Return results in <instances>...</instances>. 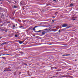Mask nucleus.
<instances>
[{
	"mask_svg": "<svg viewBox=\"0 0 78 78\" xmlns=\"http://www.w3.org/2000/svg\"><path fill=\"white\" fill-rule=\"evenodd\" d=\"M20 5H22V6H23V5H25V3H24V1H21L20 2Z\"/></svg>",
	"mask_w": 78,
	"mask_h": 78,
	"instance_id": "f257e3e1",
	"label": "nucleus"
},
{
	"mask_svg": "<svg viewBox=\"0 0 78 78\" xmlns=\"http://www.w3.org/2000/svg\"><path fill=\"white\" fill-rule=\"evenodd\" d=\"M67 24H63L62 25V27H67Z\"/></svg>",
	"mask_w": 78,
	"mask_h": 78,
	"instance_id": "f03ea898",
	"label": "nucleus"
},
{
	"mask_svg": "<svg viewBox=\"0 0 78 78\" xmlns=\"http://www.w3.org/2000/svg\"><path fill=\"white\" fill-rule=\"evenodd\" d=\"M46 33H47L46 31H43L42 32L41 34L42 36H43L44 35H45V34Z\"/></svg>",
	"mask_w": 78,
	"mask_h": 78,
	"instance_id": "7ed1b4c3",
	"label": "nucleus"
},
{
	"mask_svg": "<svg viewBox=\"0 0 78 78\" xmlns=\"http://www.w3.org/2000/svg\"><path fill=\"white\" fill-rule=\"evenodd\" d=\"M25 42V40H23V41H19V44H21L23 43V42Z\"/></svg>",
	"mask_w": 78,
	"mask_h": 78,
	"instance_id": "20e7f679",
	"label": "nucleus"
},
{
	"mask_svg": "<svg viewBox=\"0 0 78 78\" xmlns=\"http://www.w3.org/2000/svg\"><path fill=\"white\" fill-rule=\"evenodd\" d=\"M56 31H58V30H56V29H53L52 30V31H54V32Z\"/></svg>",
	"mask_w": 78,
	"mask_h": 78,
	"instance_id": "39448f33",
	"label": "nucleus"
},
{
	"mask_svg": "<svg viewBox=\"0 0 78 78\" xmlns=\"http://www.w3.org/2000/svg\"><path fill=\"white\" fill-rule=\"evenodd\" d=\"M70 55V54H68V55H62V56H69Z\"/></svg>",
	"mask_w": 78,
	"mask_h": 78,
	"instance_id": "423d86ee",
	"label": "nucleus"
},
{
	"mask_svg": "<svg viewBox=\"0 0 78 78\" xmlns=\"http://www.w3.org/2000/svg\"><path fill=\"white\" fill-rule=\"evenodd\" d=\"M11 69V68H5V69L6 70H8V69Z\"/></svg>",
	"mask_w": 78,
	"mask_h": 78,
	"instance_id": "0eeeda50",
	"label": "nucleus"
},
{
	"mask_svg": "<svg viewBox=\"0 0 78 78\" xmlns=\"http://www.w3.org/2000/svg\"><path fill=\"white\" fill-rule=\"evenodd\" d=\"M13 8H17V7L15 5H14L13 6Z\"/></svg>",
	"mask_w": 78,
	"mask_h": 78,
	"instance_id": "6e6552de",
	"label": "nucleus"
},
{
	"mask_svg": "<svg viewBox=\"0 0 78 78\" xmlns=\"http://www.w3.org/2000/svg\"><path fill=\"white\" fill-rule=\"evenodd\" d=\"M69 5L70 6L72 7V6H73V4H71Z\"/></svg>",
	"mask_w": 78,
	"mask_h": 78,
	"instance_id": "1a4fd4ad",
	"label": "nucleus"
},
{
	"mask_svg": "<svg viewBox=\"0 0 78 78\" xmlns=\"http://www.w3.org/2000/svg\"><path fill=\"white\" fill-rule=\"evenodd\" d=\"M55 22V20H52L51 22L52 23H53V22Z\"/></svg>",
	"mask_w": 78,
	"mask_h": 78,
	"instance_id": "9d476101",
	"label": "nucleus"
},
{
	"mask_svg": "<svg viewBox=\"0 0 78 78\" xmlns=\"http://www.w3.org/2000/svg\"><path fill=\"white\" fill-rule=\"evenodd\" d=\"M33 30L34 31H35L36 30V29H35V28H34H34H33Z\"/></svg>",
	"mask_w": 78,
	"mask_h": 78,
	"instance_id": "9b49d317",
	"label": "nucleus"
},
{
	"mask_svg": "<svg viewBox=\"0 0 78 78\" xmlns=\"http://www.w3.org/2000/svg\"><path fill=\"white\" fill-rule=\"evenodd\" d=\"M45 30H48V29H45L43 31H45Z\"/></svg>",
	"mask_w": 78,
	"mask_h": 78,
	"instance_id": "f8f14e48",
	"label": "nucleus"
},
{
	"mask_svg": "<svg viewBox=\"0 0 78 78\" xmlns=\"http://www.w3.org/2000/svg\"><path fill=\"white\" fill-rule=\"evenodd\" d=\"M15 37H17V34H15Z\"/></svg>",
	"mask_w": 78,
	"mask_h": 78,
	"instance_id": "ddd939ff",
	"label": "nucleus"
},
{
	"mask_svg": "<svg viewBox=\"0 0 78 78\" xmlns=\"http://www.w3.org/2000/svg\"><path fill=\"white\" fill-rule=\"evenodd\" d=\"M41 30H39V31H37V33H39V32H41Z\"/></svg>",
	"mask_w": 78,
	"mask_h": 78,
	"instance_id": "4468645a",
	"label": "nucleus"
},
{
	"mask_svg": "<svg viewBox=\"0 0 78 78\" xmlns=\"http://www.w3.org/2000/svg\"><path fill=\"white\" fill-rule=\"evenodd\" d=\"M39 27V26H36L34 27V28H37V27Z\"/></svg>",
	"mask_w": 78,
	"mask_h": 78,
	"instance_id": "2eb2a0df",
	"label": "nucleus"
},
{
	"mask_svg": "<svg viewBox=\"0 0 78 78\" xmlns=\"http://www.w3.org/2000/svg\"><path fill=\"white\" fill-rule=\"evenodd\" d=\"M4 72H6L7 71H8L7 70H6V69H5L4 70Z\"/></svg>",
	"mask_w": 78,
	"mask_h": 78,
	"instance_id": "dca6fc26",
	"label": "nucleus"
},
{
	"mask_svg": "<svg viewBox=\"0 0 78 78\" xmlns=\"http://www.w3.org/2000/svg\"><path fill=\"white\" fill-rule=\"evenodd\" d=\"M65 30H66V28L63 29L62 30V31H64Z\"/></svg>",
	"mask_w": 78,
	"mask_h": 78,
	"instance_id": "f3484780",
	"label": "nucleus"
},
{
	"mask_svg": "<svg viewBox=\"0 0 78 78\" xmlns=\"http://www.w3.org/2000/svg\"><path fill=\"white\" fill-rule=\"evenodd\" d=\"M2 58H3V59H5V57H2Z\"/></svg>",
	"mask_w": 78,
	"mask_h": 78,
	"instance_id": "a211bd4d",
	"label": "nucleus"
},
{
	"mask_svg": "<svg viewBox=\"0 0 78 78\" xmlns=\"http://www.w3.org/2000/svg\"><path fill=\"white\" fill-rule=\"evenodd\" d=\"M18 21H19V22H21V20H18Z\"/></svg>",
	"mask_w": 78,
	"mask_h": 78,
	"instance_id": "6ab92c4d",
	"label": "nucleus"
},
{
	"mask_svg": "<svg viewBox=\"0 0 78 78\" xmlns=\"http://www.w3.org/2000/svg\"><path fill=\"white\" fill-rule=\"evenodd\" d=\"M16 26L15 25H14L12 26V27H13V28H14V27H15Z\"/></svg>",
	"mask_w": 78,
	"mask_h": 78,
	"instance_id": "aec40b11",
	"label": "nucleus"
},
{
	"mask_svg": "<svg viewBox=\"0 0 78 78\" xmlns=\"http://www.w3.org/2000/svg\"><path fill=\"white\" fill-rule=\"evenodd\" d=\"M61 32V30H59L58 31V33H60Z\"/></svg>",
	"mask_w": 78,
	"mask_h": 78,
	"instance_id": "412c9836",
	"label": "nucleus"
},
{
	"mask_svg": "<svg viewBox=\"0 0 78 78\" xmlns=\"http://www.w3.org/2000/svg\"><path fill=\"white\" fill-rule=\"evenodd\" d=\"M14 1V2H15V3H16V4L17 3V2H16V1Z\"/></svg>",
	"mask_w": 78,
	"mask_h": 78,
	"instance_id": "4be33fe9",
	"label": "nucleus"
},
{
	"mask_svg": "<svg viewBox=\"0 0 78 78\" xmlns=\"http://www.w3.org/2000/svg\"><path fill=\"white\" fill-rule=\"evenodd\" d=\"M7 71H11V69H9L7 70Z\"/></svg>",
	"mask_w": 78,
	"mask_h": 78,
	"instance_id": "5701e85b",
	"label": "nucleus"
},
{
	"mask_svg": "<svg viewBox=\"0 0 78 78\" xmlns=\"http://www.w3.org/2000/svg\"><path fill=\"white\" fill-rule=\"evenodd\" d=\"M23 27V26H21L20 27V28H21L22 27Z\"/></svg>",
	"mask_w": 78,
	"mask_h": 78,
	"instance_id": "b1692460",
	"label": "nucleus"
},
{
	"mask_svg": "<svg viewBox=\"0 0 78 78\" xmlns=\"http://www.w3.org/2000/svg\"><path fill=\"white\" fill-rule=\"evenodd\" d=\"M10 55V54H6V55Z\"/></svg>",
	"mask_w": 78,
	"mask_h": 78,
	"instance_id": "393cba45",
	"label": "nucleus"
},
{
	"mask_svg": "<svg viewBox=\"0 0 78 78\" xmlns=\"http://www.w3.org/2000/svg\"><path fill=\"white\" fill-rule=\"evenodd\" d=\"M53 0V1H54V2H56V0Z\"/></svg>",
	"mask_w": 78,
	"mask_h": 78,
	"instance_id": "a878e982",
	"label": "nucleus"
},
{
	"mask_svg": "<svg viewBox=\"0 0 78 78\" xmlns=\"http://www.w3.org/2000/svg\"><path fill=\"white\" fill-rule=\"evenodd\" d=\"M55 69H58V68H56V67H55Z\"/></svg>",
	"mask_w": 78,
	"mask_h": 78,
	"instance_id": "bb28decb",
	"label": "nucleus"
},
{
	"mask_svg": "<svg viewBox=\"0 0 78 78\" xmlns=\"http://www.w3.org/2000/svg\"><path fill=\"white\" fill-rule=\"evenodd\" d=\"M69 70H72V69H69Z\"/></svg>",
	"mask_w": 78,
	"mask_h": 78,
	"instance_id": "cd10ccee",
	"label": "nucleus"
},
{
	"mask_svg": "<svg viewBox=\"0 0 78 78\" xmlns=\"http://www.w3.org/2000/svg\"><path fill=\"white\" fill-rule=\"evenodd\" d=\"M3 44H5V43H3L2 44V45H3Z\"/></svg>",
	"mask_w": 78,
	"mask_h": 78,
	"instance_id": "c85d7f7f",
	"label": "nucleus"
},
{
	"mask_svg": "<svg viewBox=\"0 0 78 78\" xmlns=\"http://www.w3.org/2000/svg\"><path fill=\"white\" fill-rule=\"evenodd\" d=\"M74 19H76V17H74Z\"/></svg>",
	"mask_w": 78,
	"mask_h": 78,
	"instance_id": "c756f323",
	"label": "nucleus"
},
{
	"mask_svg": "<svg viewBox=\"0 0 78 78\" xmlns=\"http://www.w3.org/2000/svg\"><path fill=\"white\" fill-rule=\"evenodd\" d=\"M2 37H0V39H2Z\"/></svg>",
	"mask_w": 78,
	"mask_h": 78,
	"instance_id": "7c9ffc66",
	"label": "nucleus"
},
{
	"mask_svg": "<svg viewBox=\"0 0 78 78\" xmlns=\"http://www.w3.org/2000/svg\"><path fill=\"white\" fill-rule=\"evenodd\" d=\"M57 13H58V12H57L55 14L57 15Z\"/></svg>",
	"mask_w": 78,
	"mask_h": 78,
	"instance_id": "2f4dec72",
	"label": "nucleus"
},
{
	"mask_svg": "<svg viewBox=\"0 0 78 78\" xmlns=\"http://www.w3.org/2000/svg\"><path fill=\"white\" fill-rule=\"evenodd\" d=\"M53 18H55V16H53Z\"/></svg>",
	"mask_w": 78,
	"mask_h": 78,
	"instance_id": "473e14b6",
	"label": "nucleus"
},
{
	"mask_svg": "<svg viewBox=\"0 0 78 78\" xmlns=\"http://www.w3.org/2000/svg\"><path fill=\"white\" fill-rule=\"evenodd\" d=\"M75 20V19H74L73 20Z\"/></svg>",
	"mask_w": 78,
	"mask_h": 78,
	"instance_id": "72a5a7b5",
	"label": "nucleus"
},
{
	"mask_svg": "<svg viewBox=\"0 0 78 78\" xmlns=\"http://www.w3.org/2000/svg\"><path fill=\"white\" fill-rule=\"evenodd\" d=\"M6 55V54H3V55Z\"/></svg>",
	"mask_w": 78,
	"mask_h": 78,
	"instance_id": "f704fd0d",
	"label": "nucleus"
},
{
	"mask_svg": "<svg viewBox=\"0 0 78 78\" xmlns=\"http://www.w3.org/2000/svg\"><path fill=\"white\" fill-rule=\"evenodd\" d=\"M1 27H2V26H3V25H1Z\"/></svg>",
	"mask_w": 78,
	"mask_h": 78,
	"instance_id": "c9c22d12",
	"label": "nucleus"
},
{
	"mask_svg": "<svg viewBox=\"0 0 78 78\" xmlns=\"http://www.w3.org/2000/svg\"><path fill=\"white\" fill-rule=\"evenodd\" d=\"M13 30H14V28H13Z\"/></svg>",
	"mask_w": 78,
	"mask_h": 78,
	"instance_id": "e433bc0d",
	"label": "nucleus"
},
{
	"mask_svg": "<svg viewBox=\"0 0 78 78\" xmlns=\"http://www.w3.org/2000/svg\"><path fill=\"white\" fill-rule=\"evenodd\" d=\"M9 3H10V1H9Z\"/></svg>",
	"mask_w": 78,
	"mask_h": 78,
	"instance_id": "4c0bfd02",
	"label": "nucleus"
},
{
	"mask_svg": "<svg viewBox=\"0 0 78 78\" xmlns=\"http://www.w3.org/2000/svg\"><path fill=\"white\" fill-rule=\"evenodd\" d=\"M76 12V13H78V12Z\"/></svg>",
	"mask_w": 78,
	"mask_h": 78,
	"instance_id": "58836bf2",
	"label": "nucleus"
},
{
	"mask_svg": "<svg viewBox=\"0 0 78 78\" xmlns=\"http://www.w3.org/2000/svg\"><path fill=\"white\" fill-rule=\"evenodd\" d=\"M5 43V44H6V43Z\"/></svg>",
	"mask_w": 78,
	"mask_h": 78,
	"instance_id": "ea45409f",
	"label": "nucleus"
},
{
	"mask_svg": "<svg viewBox=\"0 0 78 78\" xmlns=\"http://www.w3.org/2000/svg\"><path fill=\"white\" fill-rule=\"evenodd\" d=\"M50 45H51V44H50Z\"/></svg>",
	"mask_w": 78,
	"mask_h": 78,
	"instance_id": "a19ab883",
	"label": "nucleus"
},
{
	"mask_svg": "<svg viewBox=\"0 0 78 78\" xmlns=\"http://www.w3.org/2000/svg\"><path fill=\"white\" fill-rule=\"evenodd\" d=\"M25 65H27V64H26Z\"/></svg>",
	"mask_w": 78,
	"mask_h": 78,
	"instance_id": "79ce46f5",
	"label": "nucleus"
}]
</instances>
